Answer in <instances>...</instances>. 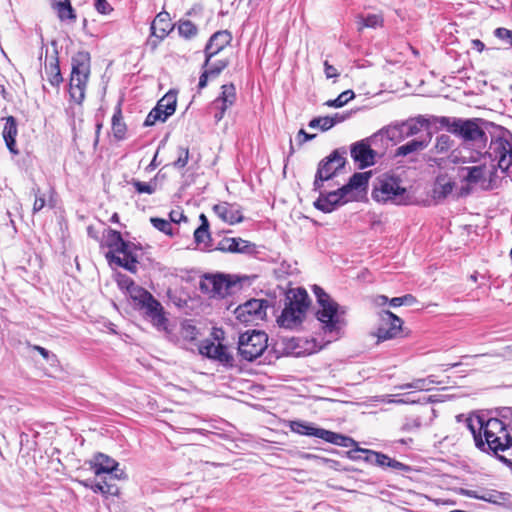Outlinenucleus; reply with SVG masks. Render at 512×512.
I'll return each mask as SVG.
<instances>
[{"mask_svg":"<svg viewBox=\"0 0 512 512\" xmlns=\"http://www.w3.org/2000/svg\"><path fill=\"white\" fill-rule=\"evenodd\" d=\"M358 453H362V454H365L364 456V460L368 463H371V464H374V457H372V454H377L376 451H373V450H369V449H363V448H359V447H356L354 448L353 450H350L348 452L349 454V457L352 458V459H359L361 458L360 455H356Z\"/></svg>","mask_w":512,"mask_h":512,"instance_id":"obj_48","label":"nucleus"},{"mask_svg":"<svg viewBox=\"0 0 512 512\" xmlns=\"http://www.w3.org/2000/svg\"><path fill=\"white\" fill-rule=\"evenodd\" d=\"M230 242H231V238L224 237L223 239H221L217 243V245L215 246L214 250L225 252V253H229L230 252V247H231Z\"/></svg>","mask_w":512,"mask_h":512,"instance_id":"obj_59","label":"nucleus"},{"mask_svg":"<svg viewBox=\"0 0 512 512\" xmlns=\"http://www.w3.org/2000/svg\"><path fill=\"white\" fill-rule=\"evenodd\" d=\"M268 346V336L263 331H247L239 336L238 353L245 361L252 362L260 357Z\"/></svg>","mask_w":512,"mask_h":512,"instance_id":"obj_8","label":"nucleus"},{"mask_svg":"<svg viewBox=\"0 0 512 512\" xmlns=\"http://www.w3.org/2000/svg\"><path fill=\"white\" fill-rule=\"evenodd\" d=\"M372 198L378 203L407 204L409 197L401 180L392 175L384 174L378 178L372 191Z\"/></svg>","mask_w":512,"mask_h":512,"instance_id":"obj_5","label":"nucleus"},{"mask_svg":"<svg viewBox=\"0 0 512 512\" xmlns=\"http://www.w3.org/2000/svg\"><path fill=\"white\" fill-rule=\"evenodd\" d=\"M137 247L130 242H127V247L123 250H120L118 254H122L123 257H120L112 252L106 253V258L109 263H115L117 266L126 269L131 273H136L138 259L135 251Z\"/></svg>","mask_w":512,"mask_h":512,"instance_id":"obj_19","label":"nucleus"},{"mask_svg":"<svg viewBox=\"0 0 512 512\" xmlns=\"http://www.w3.org/2000/svg\"><path fill=\"white\" fill-rule=\"evenodd\" d=\"M491 161H497L502 172H507L512 165V134L509 130L498 127L492 136L489 150L486 152Z\"/></svg>","mask_w":512,"mask_h":512,"instance_id":"obj_6","label":"nucleus"},{"mask_svg":"<svg viewBox=\"0 0 512 512\" xmlns=\"http://www.w3.org/2000/svg\"><path fill=\"white\" fill-rule=\"evenodd\" d=\"M484 166H471L464 167L463 170L467 171L465 181L471 184H477L484 178Z\"/></svg>","mask_w":512,"mask_h":512,"instance_id":"obj_43","label":"nucleus"},{"mask_svg":"<svg viewBox=\"0 0 512 512\" xmlns=\"http://www.w3.org/2000/svg\"><path fill=\"white\" fill-rule=\"evenodd\" d=\"M45 72L48 76V81L52 86H59V84L63 81L57 57L54 58L49 64L45 65Z\"/></svg>","mask_w":512,"mask_h":512,"instance_id":"obj_40","label":"nucleus"},{"mask_svg":"<svg viewBox=\"0 0 512 512\" xmlns=\"http://www.w3.org/2000/svg\"><path fill=\"white\" fill-rule=\"evenodd\" d=\"M177 96L175 92L169 91L156 104L154 108H160L159 114L162 122H165L169 116L176 110Z\"/></svg>","mask_w":512,"mask_h":512,"instance_id":"obj_29","label":"nucleus"},{"mask_svg":"<svg viewBox=\"0 0 512 512\" xmlns=\"http://www.w3.org/2000/svg\"><path fill=\"white\" fill-rule=\"evenodd\" d=\"M112 131L113 136L117 140H123L126 137L127 126L123 122L122 111L120 105H118L114 111L112 117Z\"/></svg>","mask_w":512,"mask_h":512,"instance_id":"obj_34","label":"nucleus"},{"mask_svg":"<svg viewBox=\"0 0 512 512\" xmlns=\"http://www.w3.org/2000/svg\"><path fill=\"white\" fill-rule=\"evenodd\" d=\"M231 40V34H212L205 47V66H208L211 58L228 45Z\"/></svg>","mask_w":512,"mask_h":512,"instance_id":"obj_24","label":"nucleus"},{"mask_svg":"<svg viewBox=\"0 0 512 512\" xmlns=\"http://www.w3.org/2000/svg\"><path fill=\"white\" fill-rule=\"evenodd\" d=\"M289 426L291 431L294 433L306 436H314L322 440L324 439L326 433V429L318 428L309 422L300 420L291 421Z\"/></svg>","mask_w":512,"mask_h":512,"instance_id":"obj_26","label":"nucleus"},{"mask_svg":"<svg viewBox=\"0 0 512 512\" xmlns=\"http://www.w3.org/2000/svg\"><path fill=\"white\" fill-rule=\"evenodd\" d=\"M310 305L307 291L302 288L289 289L285 295V304L281 315L277 318L280 327L296 329L301 326Z\"/></svg>","mask_w":512,"mask_h":512,"instance_id":"obj_1","label":"nucleus"},{"mask_svg":"<svg viewBox=\"0 0 512 512\" xmlns=\"http://www.w3.org/2000/svg\"><path fill=\"white\" fill-rule=\"evenodd\" d=\"M430 140H431L430 135L424 139H413V140L407 142L406 144L399 146L395 150L394 156L395 157H405L410 154L420 152V151L424 150L429 145Z\"/></svg>","mask_w":512,"mask_h":512,"instance_id":"obj_31","label":"nucleus"},{"mask_svg":"<svg viewBox=\"0 0 512 512\" xmlns=\"http://www.w3.org/2000/svg\"><path fill=\"white\" fill-rule=\"evenodd\" d=\"M350 154L359 169H365L375 164L376 151L368 140H361L351 145Z\"/></svg>","mask_w":512,"mask_h":512,"instance_id":"obj_18","label":"nucleus"},{"mask_svg":"<svg viewBox=\"0 0 512 512\" xmlns=\"http://www.w3.org/2000/svg\"><path fill=\"white\" fill-rule=\"evenodd\" d=\"M455 183L447 175L437 176L433 187V198L443 200L450 195L454 189Z\"/></svg>","mask_w":512,"mask_h":512,"instance_id":"obj_30","label":"nucleus"},{"mask_svg":"<svg viewBox=\"0 0 512 512\" xmlns=\"http://www.w3.org/2000/svg\"><path fill=\"white\" fill-rule=\"evenodd\" d=\"M374 457V465L379 466L381 468H391L399 471H409L410 467L402 462H399L395 459L390 458L388 455L383 454L381 452H377V454H372Z\"/></svg>","mask_w":512,"mask_h":512,"instance_id":"obj_32","label":"nucleus"},{"mask_svg":"<svg viewBox=\"0 0 512 512\" xmlns=\"http://www.w3.org/2000/svg\"><path fill=\"white\" fill-rule=\"evenodd\" d=\"M199 219L201 224L194 231V241L197 245L203 244V250H210L211 244V235L209 231V221L205 214H200Z\"/></svg>","mask_w":512,"mask_h":512,"instance_id":"obj_27","label":"nucleus"},{"mask_svg":"<svg viewBox=\"0 0 512 512\" xmlns=\"http://www.w3.org/2000/svg\"><path fill=\"white\" fill-rule=\"evenodd\" d=\"M130 184L133 185V187L135 188L137 193H139V194L146 193V194L151 195L157 189V178L154 177L149 182H142L137 179H132L130 181Z\"/></svg>","mask_w":512,"mask_h":512,"instance_id":"obj_41","label":"nucleus"},{"mask_svg":"<svg viewBox=\"0 0 512 512\" xmlns=\"http://www.w3.org/2000/svg\"><path fill=\"white\" fill-rule=\"evenodd\" d=\"M466 495L471 497V498H475V499H479V500H484V501H492L491 499V493H484L482 495H479L477 491H473V490H469V491H466Z\"/></svg>","mask_w":512,"mask_h":512,"instance_id":"obj_63","label":"nucleus"},{"mask_svg":"<svg viewBox=\"0 0 512 512\" xmlns=\"http://www.w3.org/2000/svg\"><path fill=\"white\" fill-rule=\"evenodd\" d=\"M443 381H437L434 375H429L426 378H418L412 381V387L418 391H429L433 385L442 384Z\"/></svg>","mask_w":512,"mask_h":512,"instance_id":"obj_42","label":"nucleus"},{"mask_svg":"<svg viewBox=\"0 0 512 512\" xmlns=\"http://www.w3.org/2000/svg\"><path fill=\"white\" fill-rule=\"evenodd\" d=\"M457 118H451L446 116H429L426 117L425 128L435 127L436 129L446 128L449 132H452L454 122Z\"/></svg>","mask_w":512,"mask_h":512,"instance_id":"obj_37","label":"nucleus"},{"mask_svg":"<svg viewBox=\"0 0 512 512\" xmlns=\"http://www.w3.org/2000/svg\"><path fill=\"white\" fill-rule=\"evenodd\" d=\"M324 72L328 79L336 78L339 75L337 69L333 65L329 64L328 61L324 62Z\"/></svg>","mask_w":512,"mask_h":512,"instance_id":"obj_62","label":"nucleus"},{"mask_svg":"<svg viewBox=\"0 0 512 512\" xmlns=\"http://www.w3.org/2000/svg\"><path fill=\"white\" fill-rule=\"evenodd\" d=\"M215 214L224 222L231 225L243 221V215L239 207L235 204L222 202L213 206Z\"/></svg>","mask_w":512,"mask_h":512,"instance_id":"obj_23","label":"nucleus"},{"mask_svg":"<svg viewBox=\"0 0 512 512\" xmlns=\"http://www.w3.org/2000/svg\"><path fill=\"white\" fill-rule=\"evenodd\" d=\"M139 310H143L145 315L151 320L153 326L161 332H164L165 337L172 343H177L178 338L173 333V329L169 325V321L165 316L163 306L153 296L149 297L137 307Z\"/></svg>","mask_w":512,"mask_h":512,"instance_id":"obj_9","label":"nucleus"},{"mask_svg":"<svg viewBox=\"0 0 512 512\" xmlns=\"http://www.w3.org/2000/svg\"><path fill=\"white\" fill-rule=\"evenodd\" d=\"M166 35L167 34H150L145 43L146 48L150 49V51H154L157 46L164 40Z\"/></svg>","mask_w":512,"mask_h":512,"instance_id":"obj_54","label":"nucleus"},{"mask_svg":"<svg viewBox=\"0 0 512 512\" xmlns=\"http://www.w3.org/2000/svg\"><path fill=\"white\" fill-rule=\"evenodd\" d=\"M370 177L371 172L354 173L348 183L341 187V192L346 193L348 197H354V200H356L357 193L366 192Z\"/></svg>","mask_w":512,"mask_h":512,"instance_id":"obj_22","label":"nucleus"},{"mask_svg":"<svg viewBox=\"0 0 512 512\" xmlns=\"http://www.w3.org/2000/svg\"><path fill=\"white\" fill-rule=\"evenodd\" d=\"M182 331L186 339L194 340L196 338V327L191 324H183Z\"/></svg>","mask_w":512,"mask_h":512,"instance_id":"obj_58","label":"nucleus"},{"mask_svg":"<svg viewBox=\"0 0 512 512\" xmlns=\"http://www.w3.org/2000/svg\"><path fill=\"white\" fill-rule=\"evenodd\" d=\"M189 160V149L187 147L178 148V158L173 162V166L177 169L184 168Z\"/></svg>","mask_w":512,"mask_h":512,"instance_id":"obj_53","label":"nucleus"},{"mask_svg":"<svg viewBox=\"0 0 512 512\" xmlns=\"http://www.w3.org/2000/svg\"><path fill=\"white\" fill-rule=\"evenodd\" d=\"M426 117L418 116L400 123L389 125L381 130V133L391 141H399L418 134L425 127Z\"/></svg>","mask_w":512,"mask_h":512,"instance_id":"obj_11","label":"nucleus"},{"mask_svg":"<svg viewBox=\"0 0 512 512\" xmlns=\"http://www.w3.org/2000/svg\"><path fill=\"white\" fill-rule=\"evenodd\" d=\"M465 423L473 435L475 446L481 451H486L487 445H491L497 435L503 433V421L498 418L486 419L483 415L472 414Z\"/></svg>","mask_w":512,"mask_h":512,"instance_id":"obj_2","label":"nucleus"},{"mask_svg":"<svg viewBox=\"0 0 512 512\" xmlns=\"http://www.w3.org/2000/svg\"><path fill=\"white\" fill-rule=\"evenodd\" d=\"M319 197L314 201V207L324 213H331L337 207L354 201V197H348L346 193L341 192V187L335 191L326 192L320 189Z\"/></svg>","mask_w":512,"mask_h":512,"instance_id":"obj_15","label":"nucleus"},{"mask_svg":"<svg viewBox=\"0 0 512 512\" xmlns=\"http://www.w3.org/2000/svg\"><path fill=\"white\" fill-rule=\"evenodd\" d=\"M126 289L136 308L139 307L149 297V295H152L146 289L135 284L133 281L129 282Z\"/></svg>","mask_w":512,"mask_h":512,"instance_id":"obj_36","label":"nucleus"},{"mask_svg":"<svg viewBox=\"0 0 512 512\" xmlns=\"http://www.w3.org/2000/svg\"><path fill=\"white\" fill-rule=\"evenodd\" d=\"M345 155V149H335L319 162L313 182L314 191H320L324 182L333 179L344 168L346 164Z\"/></svg>","mask_w":512,"mask_h":512,"instance_id":"obj_7","label":"nucleus"},{"mask_svg":"<svg viewBox=\"0 0 512 512\" xmlns=\"http://www.w3.org/2000/svg\"><path fill=\"white\" fill-rule=\"evenodd\" d=\"M477 121L478 119L462 120L457 118L454 122L452 133L462 137L465 141H472L484 147L488 138L484 130L479 127Z\"/></svg>","mask_w":512,"mask_h":512,"instance_id":"obj_12","label":"nucleus"},{"mask_svg":"<svg viewBox=\"0 0 512 512\" xmlns=\"http://www.w3.org/2000/svg\"><path fill=\"white\" fill-rule=\"evenodd\" d=\"M228 65L227 60H219L214 64H208V66H205V63L203 64V69H206L209 71L211 78L217 77Z\"/></svg>","mask_w":512,"mask_h":512,"instance_id":"obj_51","label":"nucleus"},{"mask_svg":"<svg viewBox=\"0 0 512 512\" xmlns=\"http://www.w3.org/2000/svg\"><path fill=\"white\" fill-rule=\"evenodd\" d=\"M231 247L229 253H240V254H254L256 252V245L250 241L244 240L240 237L231 238Z\"/></svg>","mask_w":512,"mask_h":512,"instance_id":"obj_38","label":"nucleus"},{"mask_svg":"<svg viewBox=\"0 0 512 512\" xmlns=\"http://www.w3.org/2000/svg\"><path fill=\"white\" fill-rule=\"evenodd\" d=\"M17 133H18V129H17L16 119L13 116H8L6 118V122H5V125L3 128L2 135H3V138L5 140L8 150L14 155L19 154V151L16 148V139H15L17 136Z\"/></svg>","mask_w":512,"mask_h":512,"instance_id":"obj_25","label":"nucleus"},{"mask_svg":"<svg viewBox=\"0 0 512 512\" xmlns=\"http://www.w3.org/2000/svg\"><path fill=\"white\" fill-rule=\"evenodd\" d=\"M354 97L355 93L352 90H346L339 94L337 98L326 101L325 105L328 107L340 108L347 104Z\"/></svg>","mask_w":512,"mask_h":512,"instance_id":"obj_44","label":"nucleus"},{"mask_svg":"<svg viewBox=\"0 0 512 512\" xmlns=\"http://www.w3.org/2000/svg\"><path fill=\"white\" fill-rule=\"evenodd\" d=\"M315 136V134H308L304 129H300L297 135V140L299 145H302L306 141L312 140Z\"/></svg>","mask_w":512,"mask_h":512,"instance_id":"obj_64","label":"nucleus"},{"mask_svg":"<svg viewBox=\"0 0 512 512\" xmlns=\"http://www.w3.org/2000/svg\"><path fill=\"white\" fill-rule=\"evenodd\" d=\"M92 491L94 493H101L103 495H116L118 487L109 483L106 478L102 482L93 483Z\"/></svg>","mask_w":512,"mask_h":512,"instance_id":"obj_45","label":"nucleus"},{"mask_svg":"<svg viewBox=\"0 0 512 512\" xmlns=\"http://www.w3.org/2000/svg\"><path fill=\"white\" fill-rule=\"evenodd\" d=\"M159 109L160 108H153L149 112V114L147 115V117L144 121V126H146V127L153 126L157 121H162V118L159 114Z\"/></svg>","mask_w":512,"mask_h":512,"instance_id":"obj_55","label":"nucleus"},{"mask_svg":"<svg viewBox=\"0 0 512 512\" xmlns=\"http://www.w3.org/2000/svg\"><path fill=\"white\" fill-rule=\"evenodd\" d=\"M236 101V88L230 84H224L221 87V94L212 102V108L216 110L214 120L220 122L228 108L234 105Z\"/></svg>","mask_w":512,"mask_h":512,"instance_id":"obj_17","label":"nucleus"},{"mask_svg":"<svg viewBox=\"0 0 512 512\" xmlns=\"http://www.w3.org/2000/svg\"><path fill=\"white\" fill-rule=\"evenodd\" d=\"M170 222L180 223L181 221L186 222L187 216L182 211L172 210L169 214Z\"/></svg>","mask_w":512,"mask_h":512,"instance_id":"obj_61","label":"nucleus"},{"mask_svg":"<svg viewBox=\"0 0 512 512\" xmlns=\"http://www.w3.org/2000/svg\"><path fill=\"white\" fill-rule=\"evenodd\" d=\"M485 452H493L499 460L512 466V437L506 429V424L503 422V433L497 435V439L487 445Z\"/></svg>","mask_w":512,"mask_h":512,"instance_id":"obj_16","label":"nucleus"},{"mask_svg":"<svg viewBox=\"0 0 512 512\" xmlns=\"http://www.w3.org/2000/svg\"><path fill=\"white\" fill-rule=\"evenodd\" d=\"M177 30L178 32H196L197 27L190 20H180Z\"/></svg>","mask_w":512,"mask_h":512,"instance_id":"obj_57","label":"nucleus"},{"mask_svg":"<svg viewBox=\"0 0 512 512\" xmlns=\"http://www.w3.org/2000/svg\"><path fill=\"white\" fill-rule=\"evenodd\" d=\"M150 222L157 230L167 235H172V226L170 221L158 217H152Z\"/></svg>","mask_w":512,"mask_h":512,"instance_id":"obj_50","label":"nucleus"},{"mask_svg":"<svg viewBox=\"0 0 512 512\" xmlns=\"http://www.w3.org/2000/svg\"><path fill=\"white\" fill-rule=\"evenodd\" d=\"M379 317L382 324L375 333L378 341L393 339L401 334L403 321L397 315L389 310H382Z\"/></svg>","mask_w":512,"mask_h":512,"instance_id":"obj_14","label":"nucleus"},{"mask_svg":"<svg viewBox=\"0 0 512 512\" xmlns=\"http://www.w3.org/2000/svg\"><path fill=\"white\" fill-rule=\"evenodd\" d=\"M88 464L90 465V468L93 470L96 476L114 473V478L121 479L124 475L123 471H121L120 474L116 472L119 463L113 458L103 453L95 454L93 458L88 461Z\"/></svg>","mask_w":512,"mask_h":512,"instance_id":"obj_20","label":"nucleus"},{"mask_svg":"<svg viewBox=\"0 0 512 512\" xmlns=\"http://www.w3.org/2000/svg\"><path fill=\"white\" fill-rule=\"evenodd\" d=\"M201 353L211 359L219 361L221 364L227 366V367H233L234 366V357L233 355L228 351V348L219 343H209L205 346H203L200 349Z\"/></svg>","mask_w":512,"mask_h":512,"instance_id":"obj_21","label":"nucleus"},{"mask_svg":"<svg viewBox=\"0 0 512 512\" xmlns=\"http://www.w3.org/2000/svg\"><path fill=\"white\" fill-rule=\"evenodd\" d=\"M238 287L236 281H232L223 274H206L200 281L199 288L202 293L208 294L212 298H224L235 292Z\"/></svg>","mask_w":512,"mask_h":512,"instance_id":"obj_10","label":"nucleus"},{"mask_svg":"<svg viewBox=\"0 0 512 512\" xmlns=\"http://www.w3.org/2000/svg\"><path fill=\"white\" fill-rule=\"evenodd\" d=\"M334 126V122L330 116L316 117L309 122L310 128H320L322 131H327Z\"/></svg>","mask_w":512,"mask_h":512,"instance_id":"obj_47","label":"nucleus"},{"mask_svg":"<svg viewBox=\"0 0 512 512\" xmlns=\"http://www.w3.org/2000/svg\"><path fill=\"white\" fill-rule=\"evenodd\" d=\"M90 54L80 51L71 59V75L69 80V95L71 100L81 104L85 98V91L90 75Z\"/></svg>","mask_w":512,"mask_h":512,"instance_id":"obj_3","label":"nucleus"},{"mask_svg":"<svg viewBox=\"0 0 512 512\" xmlns=\"http://www.w3.org/2000/svg\"><path fill=\"white\" fill-rule=\"evenodd\" d=\"M381 23H382V18L378 15H367L366 17H361V26L359 27L360 29L362 28H372V29H377L378 27L381 26Z\"/></svg>","mask_w":512,"mask_h":512,"instance_id":"obj_49","label":"nucleus"},{"mask_svg":"<svg viewBox=\"0 0 512 512\" xmlns=\"http://www.w3.org/2000/svg\"><path fill=\"white\" fill-rule=\"evenodd\" d=\"M267 307L268 300L250 299L244 304L239 305L234 313L240 322L249 324L256 320H262L266 315Z\"/></svg>","mask_w":512,"mask_h":512,"instance_id":"obj_13","label":"nucleus"},{"mask_svg":"<svg viewBox=\"0 0 512 512\" xmlns=\"http://www.w3.org/2000/svg\"><path fill=\"white\" fill-rule=\"evenodd\" d=\"M417 302L416 298L412 294H406L401 297H394L390 299L389 304L392 307H399L402 305L411 306Z\"/></svg>","mask_w":512,"mask_h":512,"instance_id":"obj_52","label":"nucleus"},{"mask_svg":"<svg viewBox=\"0 0 512 512\" xmlns=\"http://www.w3.org/2000/svg\"><path fill=\"white\" fill-rule=\"evenodd\" d=\"M103 245L110 249L108 252L116 254L127 247V241L122 238L119 231L108 228L104 234Z\"/></svg>","mask_w":512,"mask_h":512,"instance_id":"obj_28","label":"nucleus"},{"mask_svg":"<svg viewBox=\"0 0 512 512\" xmlns=\"http://www.w3.org/2000/svg\"><path fill=\"white\" fill-rule=\"evenodd\" d=\"M52 7L61 20L75 18L74 9L70 4V0H52Z\"/></svg>","mask_w":512,"mask_h":512,"instance_id":"obj_39","label":"nucleus"},{"mask_svg":"<svg viewBox=\"0 0 512 512\" xmlns=\"http://www.w3.org/2000/svg\"><path fill=\"white\" fill-rule=\"evenodd\" d=\"M313 292L317 302L321 307L316 313L317 319L324 324L323 328L326 332L338 331L345 325L342 316L345 310L341 308L321 287L315 285Z\"/></svg>","mask_w":512,"mask_h":512,"instance_id":"obj_4","label":"nucleus"},{"mask_svg":"<svg viewBox=\"0 0 512 512\" xmlns=\"http://www.w3.org/2000/svg\"><path fill=\"white\" fill-rule=\"evenodd\" d=\"M33 191L35 192V201L33 204V212L36 213L44 208L45 198L43 196H38L39 189H37V190L33 189Z\"/></svg>","mask_w":512,"mask_h":512,"instance_id":"obj_60","label":"nucleus"},{"mask_svg":"<svg viewBox=\"0 0 512 512\" xmlns=\"http://www.w3.org/2000/svg\"><path fill=\"white\" fill-rule=\"evenodd\" d=\"M175 25H171L169 13L163 11L157 14L151 23L150 32H173Z\"/></svg>","mask_w":512,"mask_h":512,"instance_id":"obj_33","label":"nucleus"},{"mask_svg":"<svg viewBox=\"0 0 512 512\" xmlns=\"http://www.w3.org/2000/svg\"><path fill=\"white\" fill-rule=\"evenodd\" d=\"M95 9L101 14H109L112 7L107 0H94Z\"/></svg>","mask_w":512,"mask_h":512,"instance_id":"obj_56","label":"nucleus"},{"mask_svg":"<svg viewBox=\"0 0 512 512\" xmlns=\"http://www.w3.org/2000/svg\"><path fill=\"white\" fill-rule=\"evenodd\" d=\"M453 140L447 134H441L436 138L435 149L438 153H445L453 146Z\"/></svg>","mask_w":512,"mask_h":512,"instance_id":"obj_46","label":"nucleus"},{"mask_svg":"<svg viewBox=\"0 0 512 512\" xmlns=\"http://www.w3.org/2000/svg\"><path fill=\"white\" fill-rule=\"evenodd\" d=\"M323 440L328 443L338 445L341 447H345V448H351V447L356 448L357 447L356 441L354 439H352L351 437H348V436H345V435H342V434H339V433H336V432H333L330 430H326Z\"/></svg>","mask_w":512,"mask_h":512,"instance_id":"obj_35","label":"nucleus"}]
</instances>
